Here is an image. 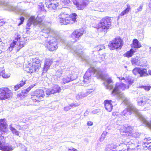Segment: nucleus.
Wrapping results in <instances>:
<instances>
[{"label": "nucleus", "instance_id": "nucleus-9", "mask_svg": "<svg viewBox=\"0 0 151 151\" xmlns=\"http://www.w3.org/2000/svg\"><path fill=\"white\" fill-rule=\"evenodd\" d=\"M82 47L81 45L72 47L69 43L66 44L65 48L70 50L71 52L74 54L81 57L83 54Z\"/></svg>", "mask_w": 151, "mask_h": 151}, {"label": "nucleus", "instance_id": "nucleus-11", "mask_svg": "<svg viewBox=\"0 0 151 151\" xmlns=\"http://www.w3.org/2000/svg\"><path fill=\"white\" fill-rule=\"evenodd\" d=\"M12 92L7 88H0V98L1 100L5 99L10 98L12 96Z\"/></svg>", "mask_w": 151, "mask_h": 151}, {"label": "nucleus", "instance_id": "nucleus-40", "mask_svg": "<svg viewBox=\"0 0 151 151\" xmlns=\"http://www.w3.org/2000/svg\"><path fill=\"white\" fill-rule=\"evenodd\" d=\"M32 99L34 101L39 102V97L36 95H35V93H34L33 95H32Z\"/></svg>", "mask_w": 151, "mask_h": 151}, {"label": "nucleus", "instance_id": "nucleus-30", "mask_svg": "<svg viewBox=\"0 0 151 151\" xmlns=\"http://www.w3.org/2000/svg\"><path fill=\"white\" fill-rule=\"evenodd\" d=\"M133 46L132 47L134 48H138L141 47V44L137 39H134L133 41Z\"/></svg>", "mask_w": 151, "mask_h": 151}, {"label": "nucleus", "instance_id": "nucleus-19", "mask_svg": "<svg viewBox=\"0 0 151 151\" xmlns=\"http://www.w3.org/2000/svg\"><path fill=\"white\" fill-rule=\"evenodd\" d=\"M52 61L49 58H47L45 60L43 70L42 73H45L47 71L50 65L52 64Z\"/></svg>", "mask_w": 151, "mask_h": 151}, {"label": "nucleus", "instance_id": "nucleus-64", "mask_svg": "<svg viewBox=\"0 0 151 151\" xmlns=\"http://www.w3.org/2000/svg\"><path fill=\"white\" fill-rule=\"evenodd\" d=\"M1 52H2V51H1V50H0V54L1 53Z\"/></svg>", "mask_w": 151, "mask_h": 151}, {"label": "nucleus", "instance_id": "nucleus-2", "mask_svg": "<svg viewBox=\"0 0 151 151\" xmlns=\"http://www.w3.org/2000/svg\"><path fill=\"white\" fill-rule=\"evenodd\" d=\"M119 80H124L127 83V85H126L124 83H117L111 92V94L113 95H119V99H123L124 98V95L121 93V91L125 89H128L129 88V85H131L133 82V79L130 78H125L123 77H118Z\"/></svg>", "mask_w": 151, "mask_h": 151}, {"label": "nucleus", "instance_id": "nucleus-21", "mask_svg": "<svg viewBox=\"0 0 151 151\" xmlns=\"http://www.w3.org/2000/svg\"><path fill=\"white\" fill-rule=\"evenodd\" d=\"M106 82L104 83V85L105 86L106 89L111 90L113 88V86L110 84L112 82V81L110 78H106Z\"/></svg>", "mask_w": 151, "mask_h": 151}, {"label": "nucleus", "instance_id": "nucleus-1", "mask_svg": "<svg viewBox=\"0 0 151 151\" xmlns=\"http://www.w3.org/2000/svg\"><path fill=\"white\" fill-rule=\"evenodd\" d=\"M57 34L56 31L47 27H45L40 32L41 39H45V45L50 51H53L58 48L59 37Z\"/></svg>", "mask_w": 151, "mask_h": 151}, {"label": "nucleus", "instance_id": "nucleus-33", "mask_svg": "<svg viewBox=\"0 0 151 151\" xmlns=\"http://www.w3.org/2000/svg\"><path fill=\"white\" fill-rule=\"evenodd\" d=\"M44 91L42 89L37 90L35 92V95H36L39 98L43 97L44 96Z\"/></svg>", "mask_w": 151, "mask_h": 151}, {"label": "nucleus", "instance_id": "nucleus-10", "mask_svg": "<svg viewBox=\"0 0 151 151\" xmlns=\"http://www.w3.org/2000/svg\"><path fill=\"white\" fill-rule=\"evenodd\" d=\"M123 45L121 39L116 37L111 41L108 45L110 50H113L118 48L121 49Z\"/></svg>", "mask_w": 151, "mask_h": 151}, {"label": "nucleus", "instance_id": "nucleus-39", "mask_svg": "<svg viewBox=\"0 0 151 151\" xmlns=\"http://www.w3.org/2000/svg\"><path fill=\"white\" fill-rule=\"evenodd\" d=\"M1 76L4 78H8L10 76V73H7L6 74L5 73L4 70H2Z\"/></svg>", "mask_w": 151, "mask_h": 151}, {"label": "nucleus", "instance_id": "nucleus-52", "mask_svg": "<svg viewBox=\"0 0 151 151\" xmlns=\"http://www.w3.org/2000/svg\"><path fill=\"white\" fill-rule=\"evenodd\" d=\"M39 7L40 8L41 10L44 8V5L42 4V3H40V4L39 5Z\"/></svg>", "mask_w": 151, "mask_h": 151}, {"label": "nucleus", "instance_id": "nucleus-44", "mask_svg": "<svg viewBox=\"0 0 151 151\" xmlns=\"http://www.w3.org/2000/svg\"><path fill=\"white\" fill-rule=\"evenodd\" d=\"M9 128L12 132H17L15 129L13 127L12 124H11L9 125Z\"/></svg>", "mask_w": 151, "mask_h": 151}, {"label": "nucleus", "instance_id": "nucleus-54", "mask_svg": "<svg viewBox=\"0 0 151 151\" xmlns=\"http://www.w3.org/2000/svg\"><path fill=\"white\" fill-rule=\"evenodd\" d=\"M50 3H55L58 2V0H48Z\"/></svg>", "mask_w": 151, "mask_h": 151}, {"label": "nucleus", "instance_id": "nucleus-53", "mask_svg": "<svg viewBox=\"0 0 151 151\" xmlns=\"http://www.w3.org/2000/svg\"><path fill=\"white\" fill-rule=\"evenodd\" d=\"M5 23V22L3 20L0 21V26H3Z\"/></svg>", "mask_w": 151, "mask_h": 151}, {"label": "nucleus", "instance_id": "nucleus-25", "mask_svg": "<svg viewBox=\"0 0 151 151\" xmlns=\"http://www.w3.org/2000/svg\"><path fill=\"white\" fill-rule=\"evenodd\" d=\"M64 68H63L62 67L57 70L55 72V76L57 77L58 78H60L62 75L65 74Z\"/></svg>", "mask_w": 151, "mask_h": 151}, {"label": "nucleus", "instance_id": "nucleus-7", "mask_svg": "<svg viewBox=\"0 0 151 151\" xmlns=\"http://www.w3.org/2000/svg\"><path fill=\"white\" fill-rule=\"evenodd\" d=\"M111 22L109 18H104L101 20L96 26L98 31L106 32L107 29L111 26Z\"/></svg>", "mask_w": 151, "mask_h": 151}, {"label": "nucleus", "instance_id": "nucleus-42", "mask_svg": "<svg viewBox=\"0 0 151 151\" xmlns=\"http://www.w3.org/2000/svg\"><path fill=\"white\" fill-rule=\"evenodd\" d=\"M52 88L47 89L46 91V94L47 95H50V94H54L52 92Z\"/></svg>", "mask_w": 151, "mask_h": 151}, {"label": "nucleus", "instance_id": "nucleus-34", "mask_svg": "<svg viewBox=\"0 0 151 151\" xmlns=\"http://www.w3.org/2000/svg\"><path fill=\"white\" fill-rule=\"evenodd\" d=\"M87 96L86 93L84 92H81L78 93L76 96V98L77 99H82Z\"/></svg>", "mask_w": 151, "mask_h": 151}, {"label": "nucleus", "instance_id": "nucleus-55", "mask_svg": "<svg viewBox=\"0 0 151 151\" xmlns=\"http://www.w3.org/2000/svg\"><path fill=\"white\" fill-rule=\"evenodd\" d=\"M93 124V123L91 121H88L87 123V124L88 126H91Z\"/></svg>", "mask_w": 151, "mask_h": 151}, {"label": "nucleus", "instance_id": "nucleus-58", "mask_svg": "<svg viewBox=\"0 0 151 151\" xmlns=\"http://www.w3.org/2000/svg\"><path fill=\"white\" fill-rule=\"evenodd\" d=\"M33 87L32 86H30L29 88H28L26 90V91H27V92H28L30 91L32 88Z\"/></svg>", "mask_w": 151, "mask_h": 151}, {"label": "nucleus", "instance_id": "nucleus-59", "mask_svg": "<svg viewBox=\"0 0 151 151\" xmlns=\"http://www.w3.org/2000/svg\"><path fill=\"white\" fill-rule=\"evenodd\" d=\"M2 70H3L2 68H0V76L1 75V73Z\"/></svg>", "mask_w": 151, "mask_h": 151}, {"label": "nucleus", "instance_id": "nucleus-6", "mask_svg": "<svg viewBox=\"0 0 151 151\" xmlns=\"http://www.w3.org/2000/svg\"><path fill=\"white\" fill-rule=\"evenodd\" d=\"M20 35H15V39L13 40V42L10 44V46L8 50L11 51L13 50V48L15 47H16V50L18 51L23 47L25 43V38H23L20 39Z\"/></svg>", "mask_w": 151, "mask_h": 151}, {"label": "nucleus", "instance_id": "nucleus-12", "mask_svg": "<svg viewBox=\"0 0 151 151\" xmlns=\"http://www.w3.org/2000/svg\"><path fill=\"white\" fill-rule=\"evenodd\" d=\"M5 142L4 137L0 134V150L4 151H12L13 150L12 146L11 145H5Z\"/></svg>", "mask_w": 151, "mask_h": 151}, {"label": "nucleus", "instance_id": "nucleus-61", "mask_svg": "<svg viewBox=\"0 0 151 151\" xmlns=\"http://www.w3.org/2000/svg\"><path fill=\"white\" fill-rule=\"evenodd\" d=\"M15 135L18 136L19 135V133H14Z\"/></svg>", "mask_w": 151, "mask_h": 151}, {"label": "nucleus", "instance_id": "nucleus-36", "mask_svg": "<svg viewBox=\"0 0 151 151\" xmlns=\"http://www.w3.org/2000/svg\"><path fill=\"white\" fill-rule=\"evenodd\" d=\"M139 60L138 58H132L131 61L133 65H139Z\"/></svg>", "mask_w": 151, "mask_h": 151}, {"label": "nucleus", "instance_id": "nucleus-43", "mask_svg": "<svg viewBox=\"0 0 151 151\" xmlns=\"http://www.w3.org/2000/svg\"><path fill=\"white\" fill-rule=\"evenodd\" d=\"M107 133H102L101 137L100 138V141H102L106 137Z\"/></svg>", "mask_w": 151, "mask_h": 151}, {"label": "nucleus", "instance_id": "nucleus-62", "mask_svg": "<svg viewBox=\"0 0 151 151\" xmlns=\"http://www.w3.org/2000/svg\"><path fill=\"white\" fill-rule=\"evenodd\" d=\"M107 151H116L115 150L110 149V150H108Z\"/></svg>", "mask_w": 151, "mask_h": 151}, {"label": "nucleus", "instance_id": "nucleus-47", "mask_svg": "<svg viewBox=\"0 0 151 151\" xmlns=\"http://www.w3.org/2000/svg\"><path fill=\"white\" fill-rule=\"evenodd\" d=\"M93 91V89H88L86 92H85V93L87 95V96L90 93H91Z\"/></svg>", "mask_w": 151, "mask_h": 151}, {"label": "nucleus", "instance_id": "nucleus-63", "mask_svg": "<svg viewBox=\"0 0 151 151\" xmlns=\"http://www.w3.org/2000/svg\"><path fill=\"white\" fill-rule=\"evenodd\" d=\"M29 4H30V5H33V4L32 2H29Z\"/></svg>", "mask_w": 151, "mask_h": 151}, {"label": "nucleus", "instance_id": "nucleus-24", "mask_svg": "<svg viewBox=\"0 0 151 151\" xmlns=\"http://www.w3.org/2000/svg\"><path fill=\"white\" fill-rule=\"evenodd\" d=\"M26 81V79L25 78H23L22 81H20L19 83L17 84L14 87V90L16 91L23 86L25 84Z\"/></svg>", "mask_w": 151, "mask_h": 151}, {"label": "nucleus", "instance_id": "nucleus-28", "mask_svg": "<svg viewBox=\"0 0 151 151\" xmlns=\"http://www.w3.org/2000/svg\"><path fill=\"white\" fill-rule=\"evenodd\" d=\"M139 74H140L141 77L148 75V74L147 73V69L144 68H139Z\"/></svg>", "mask_w": 151, "mask_h": 151}, {"label": "nucleus", "instance_id": "nucleus-48", "mask_svg": "<svg viewBox=\"0 0 151 151\" xmlns=\"http://www.w3.org/2000/svg\"><path fill=\"white\" fill-rule=\"evenodd\" d=\"M142 87L145 90L147 91H149L151 88L150 86H144Z\"/></svg>", "mask_w": 151, "mask_h": 151}, {"label": "nucleus", "instance_id": "nucleus-29", "mask_svg": "<svg viewBox=\"0 0 151 151\" xmlns=\"http://www.w3.org/2000/svg\"><path fill=\"white\" fill-rule=\"evenodd\" d=\"M136 51V50L135 48H132L129 51H127L126 53L124 55V56L130 58L131 57L134 53Z\"/></svg>", "mask_w": 151, "mask_h": 151}, {"label": "nucleus", "instance_id": "nucleus-5", "mask_svg": "<svg viewBox=\"0 0 151 151\" xmlns=\"http://www.w3.org/2000/svg\"><path fill=\"white\" fill-rule=\"evenodd\" d=\"M94 74L98 78H104L103 73L100 68L95 69L90 68L85 73L83 76V81L87 83H89L88 81L89 79H91V76Z\"/></svg>", "mask_w": 151, "mask_h": 151}, {"label": "nucleus", "instance_id": "nucleus-31", "mask_svg": "<svg viewBox=\"0 0 151 151\" xmlns=\"http://www.w3.org/2000/svg\"><path fill=\"white\" fill-rule=\"evenodd\" d=\"M132 127L130 126H127L125 127L124 126H122V128H121V130H123V131L121 130L120 131L122 132H130L132 130Z\"/></svg>", "mask_w": 151, "mask_h": 151}, {"label": "nucleus", "instance_id": "nucleus-37", "mask_svg": "<svg viewBox=\"0 0 151 151\" xmlns=\"http://www.w3.org/2000/svg\"><path fill=\"white\" fill-rule=\"evenodd\" d=\"M119 147H121L122 146L123 147V148L121 150H119V151H132V149H130L129 148H127L126 149H125L124 150H123L124 148H125L127 147V145L126 144H121V145H119Z\"/></svg>", "mask_w": 151, "mask_h": 151}, {"label": "nucleus", "instance_id": "nucleus-18", "mask_svg": "<svg viewBox=\"0 0 151 151\" xmlns=\"http://www.w3.org/2000/svg\"><path fill=\"white\" fill-rule=\"evenodd\" d=\"M111 102V100H106L104 102L105 108L109 112H111L112 109L113 105Z\"/></svg>", "mask_w": 151, "mask_h": 151}, {"label": "nucleus", "instance_id": "nucleus-41", "mask_svg": "<svg viewBox=\"0 0 151 151\" xmlns=\"http://www.w3.org/2000/svg\"><path fill=\"white\" fill-rule=\"evenodd\" d=\"M139 68H136L132 70L133 73L135 75H137L139 74Z\"/></svg>", "mask_w": 151, "mask_h": 151}, {"label": "nucleus", "instance_id": "nucleus-46", "mask_svg": "<svg viewBox=\"0 0 151 151\" xmlns=\"http://www.w3.org/2000/svg\"><path fill=\"white\" fill-rule=\"evenodd\" d=\"M80 104L79 102L76 103H72L70 105L71 106V108L73 107H75L78 106Z\"/></svg>", "mask_w": 151, "mask_h": 151}, {"label": "nucleus", "instance_id": "nucleus-16", "mask_svg": "<svg viewBox=\"0 0 151 151\" xmlns=\"http://www.w3.org/2000/svg\"><path fill=\"white\" fill-rule=\"evenodd\" d=\"M73 3L78 10L83 9L87 5V2L85 0H74Z\"/></svg>", "mask_w": 151, "mask_h": 151}, {"label": "nucleus", "instance_id": "nucleus-23", "mask_svg": "<svg viewBox=\"0 0 151 151\" xmlns=\"http://www.w3.org/2000/svg\"><path fill=\"white\" fill-rule=\"evenodd\" d=\"M124 133L122 135L124 137H129L132 136V137L135 138H139L140 135V134L139 133Z\"/></svg>", "mask_w": 151, "mask_h": 151}, {"label": "nucleus", "instance_id": "nucleus-15", "mask_svg": "<svg viewBox=\"0 0 151 151\" xmlns=\"http://www.w3.org/2000/svg\"><path fill=\"white\" fill-rule=\"evenodd\" d=\"M40 68V66L35 65L31 63H28V65L25 68V70L28 73H32L38 71Z\"/></svg>", "mask_w": 151, "mask_h": 151}, {"label": "nucleus", "instance_id": "nucleus-57", "mask_svg": "<svg viewBox=\"0 0 151 151\" xmlns=\"http://www.w3.org/2000/svg\"><path fill=\"white\" fill-rule=\"evenodd\" d=\"M149 143L150 144L149 146H148L146 147V148H147L151 151V143Z\"/></svg>", "mask_w": 151, "mask_h": 151}, {"label": "nucleus", "instance_id": "nucleus-38", "mask_svg": "<svg viewBox=\"0 0 151 151\" xmlns=\"http://www.w3.org/2000/svg\"><path fill=\"white\" fill-rule=\"evenodd\" d=\"M105 49V46L103 45H100L96 46L94 49L95 51H99Z\"/></svg>", "mask_w": 151, "mask_h": 151}, {"label": "nucleus", "instance_id": "nucleus-4", "mask_svg": "<svg viewBox=\"0 0 151 151\" xmlns=\"http://www.w3.org/2000/svg\"><path fill=\"white\" fill-rule=\"evenodd\" d=\"M45 17L42 16V17L38 16L36 18L34 16H31L28 20L26 27V29H30V27L31 25H36L38 24H42L43 27L42 30L45 27H49L50 28L51 23L50 22H45V23H42L43 20L44 19Z\"/></svg>", "mask_w": 151, "mask_h": 151}, {"label": "nucleus", "instance_id": "nucleus-32", "mask_svg": "<svg viewBox=\"0 0 151 151\" xmlns=\"http://www.w3.org/2000/svg\"><path fill=\"white\" fill-rule=\"evenodd\" d=\"M127 7L122 12L119 14V16H123L128 13L129 11L130 10V5L127 4Z\"/></svg>", "mask_w": 151, "mask_h": 151}, {"label": "nucleus", "instance_id": "nucleus-50", "mask_svg": "<svg viewBox=\"0 0 151 151\" xmlns=\"http://www.w3.org/2000/svg\"><path fill=\"white\" fill-rule=\"evenodd\" d=\"M20 19L21 21V22L19 24V25H21L23 23L24 20V18L23 17H22L20 18Z\"/></svg>", "mask_w": 151, "mask_h": 151}, {"label": "nucleus", "instance_id": "nucleus-56", "mask_svg": "<svg viewBox=\"0 0 151 151\" xmlns=\"http://www.w3.org/2000/svg\"><path fill=\"white\" fill-rule=\"evenodd\" d=\"M142 5H140L139 7L137 9V10L138 11H140L142 9Z\"/></svg>", "mask_w": 151, "mask_h": 151}, {"label": "nucleus", "instance_id": "nucleus-20", "mask_svg": "<svg viewBox=\"0 0 151 151\" xmlns=\"http://www.w3.org/2000/svg\"><path fill=\"white\" fill-rule=\"evenodd\" d=\"M7 126L6 119H1L0 120V131L5 132Z\"/></svg>", "mask_w": 151, "mask_h": 151}, {"label": "nucleus", "instance_id": "nucleus-13", "mask_svg": "<svg viewBox=\"0 0 151 151\" xmlns=\"http://www.w3.org/2000/svg\"><path fill=\"white\" fill-rule=\"evenodd\" d=\"M73 73L74 72H72L70 75H65L62 79L63 83L65 84L76 79L77 77L78 73L76 72L74 74Z\"/></svg>", "mask_w": 151, "mask_h": 151}, {"label": "nucleus", "instance_id": "nucleus-14", "mask_svg": "<svg viewBox=\"0 0 151 151\" xmlns=\"http://www.w3.org/2000/svg\"><path fill=\"white\" fill-rule=\"evenodd\" d=\"M84 32V29L82 28L75 30L71 35V38L74 40L73 42H75L78 41L79 37L83 35Z\"/></svg>", "mask_w": 151, "mask_h": 151}, {"label": "nucleus", "instance_id": "nucleus-26", "mask_svg": "<svg viewBox=\"0 0 151 151\" xmlns=\"http://www.w3.org/2000/svg\"><path fill=\"white\" fill-rule=\"evenodd\" d=\"M151 138L150 137L144 138L143 141L142 142V143L143 147L144 148L147 147L150 145V144L149 143H151Z\"/></svg>", "mask_w": 151, "mask_h": 151}, {"label": "nucleus", "instance_id": "nucleus-17", "mask_svg": "<svg viewBox=\"0 0 151 151\" xmlns=\"http://www.w3.org/2000/svg\"><path fill=\"white\" fill-rule=\"evenodd\" d=\"M150 100L149 99L145 96H141L137 99L138 105L143 106L146 104L150 103Z\"/></svg>", "mask_w": 151, "mask_h": 151}, {"label": "nucleus", "instance_id": "nucleus-8", "mask_svg": "<svg viewBox=\"0 0 151 151\" xmlns=\"http://www.w3.org/2000/svg\"><path fill=\"white\" fill-rule=\"evenodd\" d=\"M0 5L6 7V9L8 10L19 13L24 16H26L27 15L25 10L21 9L17 7L12 6L9 3L5 2L4 0H0Z\"/></svg>", "mask_w": 151, "mask_h": 151}, {"label": "nucleus", "instance_id": "nucleus-51", "mask_svg": "<svg viewBox=\"0 0 151 151\" xmlns=\"http://www.w3.org/2000/svg\"><path fill=\"white\" fill-rule=\"evenodd\" d=\"M68 151H77V150L73 148V147H70L68 150Z\"/></svg>", "mask_w": 151, "mask_h": 151}, {"label": "nucleus", "instance_id": "nucleus-45", "mask_svg": "<svg viewBox=\"0 0 151 151\" xmlns=\"http://www.w3.org/2000/svg\"><path fill=\"white\" fill-rule=\"evenodd\" d=\"M60 1L65 5H67L70 2V0H60Z\"/></svg>", "mask_w": 151, "mask_h": 151}, {"label": "nucleus", "instance_id": "nucleus-60", "mask_svg": "<svg viewBox=\"0 0 151 151\" xmlns=\"http://www.w3.org/2000/svg\"><path fill=\"white\" fill-rule=\"evenodd\" d=\"M148 72L149 73V74L150 75H151V70H149L148 71Z\"/></svg>", "mask_w": 151, "mask_h": 151}, {"label": "nucleus", "instance_id": "nucleus-27", "mask_svg": "<svg viewBox=\"0 0 151 151\" xmlns=\"http://www.w3.org/2000/svg\"><path fill=\"white\" fill-rule=\"evenodd\" d=\"M30 63H31L33 65H35L40 66L41 61L38 58H32L30 59Z\"/></svg>", "mask_w": 151, "mask_h": 151}, {"label": "nucleus", "instance_id": "nucleus-35", "mask_svg": "<svg viewBox=\"0 0 151 151\" xmlns=\"http://www.w3.org/2000/svg\"><path fill=\"white\" fill-rule=\"evenodd\" d=\"M52 92L53 93H59L60 92L61 89L60 87L58 85H55L52 87Z\"/></svg>", "mask_w": 151, "mask_h": 151}, {"label": "nucleus", "instance_id": "nucleus-22", "mask_svg": "<svg viewBox=\"0 0 151 151\" xmlns=\"http://www.w3.org/2000/svg\"><path fill=\"white\" fill-rule=\"evenodd\" d=\"M58 5V2H56L55 3H50L49 4L46 6L49 10L52 11L55 10Z\"/></svg>", "mask_w": 151, "mask_h": 151}, {"label": "nucleus", "instance_id": "nucleus-49", "mask_svg": "<svg viewBox=\"0 0 151 151\" xmlns=\"http://www.w3.org/2000/svg\"><path fill=\"white\" fill-rule=\"evenodd\" d=\"M71 108V106H70V105L68 106L65 107L64 108V110L65 111H67L68 110L70 109Z\"/></svg>", "mask_w": 151, "mask_h": 151}, {"label": "nucleus", "instance_id": "nucleus-3", "mask_svg": "<svg viewBox=\"0 0 151 151\" xmlns=\"http://www.w3.org/2000/svg\"><path fill=\"white\" fill-rule=\"evenodd\" d=\"M77 16L75 13L69 15L65 12H62L58 16L59 20L62 24H71L76 21Z\"/></svg>", "mask_w": 151, "mask_h": 151}]
</instances>
